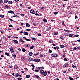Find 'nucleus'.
<instances>
[{
  "instance_id": "6",
  "label": "nucleus",
  "mask_w": 80,
  "mask_h": 80,
  "mask_svg": "<svg viewBox=\"0 0 80 80\" xmlns=\"http://www.w3.org/2000/svg\"><path fill=\"white\" fill-rule=\"evenodd\" d=\"M40 73H41V75H43V73H44V71L43 70H41L40 71Z\"/></svg>"
},
{
  "instance_id": "19",
  "label": "nucleus",
  "mask_w": 80,
  "mask_h": 80,
  "mask_svg": "<svg viewBox=\"0 0 80 80\" xmlns=\"http://www.w3.org/2000/svg\"><path fill=\"white\" fill-rule=\"evenodd\" d=\"M19 76V74H18V73H16L15 74V77L16 78L18 77Z\"/></svg>"
},
{
  "instance_id": "44",
  "label": "nucleus",
  "mask_w": 80,
  "mask_h": 80,
  "mask_svg": "<svg viewBox=\"0 0 80 80\" xmlns=\"http://www.w3.org/2000/svg\"><path fill=\"white\" fill-rule=\"evenodd\" d=\"M27 31L28 32H29V31H30L31 30V29H26Z\"/></svg>"
},
{
  "instance_id": "27",
  "label": "nucleus",
  "mask_w": 80,
  "mask_h": 80,
  "mask_svg": "<svg viewBox=\"0 0 80 80\" xmlns=\"http://www.w3.org/2000/svg\"><path fill=\"white\" fill-rule=\"evenodd\" d=\"M35 77H36V78H40V77L38 76V75H35Z\"/></svg>"
},
{
  "instance_id": "8",
  "label": "nucleus",
  "mask_w": 80,
  "mask_h": 80,
  "mask_svg": "<svg viewBox=\"0 0 80 80\" xmlns=\"http://www.w3.org/2000/svg\"><path fill=\"white\" fill-rule=\"evenodd\" d=\"M20 41L22 42V43H24L25 42V41L23 40H22V38H20Z\"/></svg>"
},
{
  "instance_id": "43",
  "label": "nucleus",
  "mask_w": 80,
  "mask_h": 80,
  "mask_svg": "<svg viewBox=\"0 0 80 80\" xmlns=\"http://www.w3.org/2000/svg\"><path fill=\"white\" fill-rule=\"evenodd\" d=\"M56 49H57V50H58L59 49V47H58V46H57L56 47Z\"/></svg>"
},
{
  "instance_id": "20",
  "label": "nucleus",
  "mask_w": 80,
  "mask_h": 80,
  "mask_svg": "<svg viewBox=\"0 0 80 80\" xmlns=\"http://www.w3.org/2000/svg\"><path fill=\"white\" fill-rule=\"evenodd\" d=\"M65 47V46L64 45H61L60 48H64Z\"/></svg>"
},
{
  "instance_id": "5",
  "label": "nucleus",
  "mask_w": 80,
  "mask_h": 80,
  "mask_svg": "<svg viewBox=\"0 0 80 80\" xmlns=\"http://www.w3.org/2000/svg\"><path fill=\"white\" fill-rule=\"evenodd\" d=\"M28 60L29 62H31L32 61L33 58H28Z\"/></svg>"
},
{
  "instance_id": "52",
  "label": "nucleus",
  "mask_w": 80,
  "mask_h": 80,
  "mask_svg": "<svg viewBox=\"0 0 80 80\" xmlns=\"http://www.w3.org/2000/svg\"><path fill=\"white\" fill-rule=\"evenodd\" d=\"M0 3H3V1L1 0L0 1Z\"/></svg>"
},
{
  "instance_id": "24",
  "label": "nucleus",
  "mask_w": 80,
  "mask_h": 80,
  "mask_svg": "<svg viewBox=\"0 0 80 80\" xmlns=\"http://www.w3.org/2000/svg\"><path fill=\"white\" fill-rule=\"evenodd\" d=\"M8 0H4V3H7L8 2Z\"/></svg>"
},
{
  "instance_id": "41",
  "label": "nucleus",
  "mask_w": 80,
  "mask_h": 80,
  "mask_svg": "<svg viewBox=\"0 0 80 80\" xmlns=\"http://www.w3.org/2000/svg\"><path fill=\"white\" fill-rule=\"evenodd\" d=\"M22 78H17V79L18 80H22Z\"/></svg>"
},
{
  "instance_id": "60",
  "label": "nucleus",
  "mask_w": 80,
  "mask_h": 80,
  "mask_svg": "<svg viewBox=\"0 0 80 80\" xmlns=\"http://www.w3.org/2000/svg\"><path fill=\"white\" fill-rule=\"evenodd\" d=\"M31 8V7H29L28 8V9H30L31 8Z\"/></svg>"
},
{
  "instance_id": "13",
  "label": "nucleus",
  "mask_w": 80,
  "mask_h": 80,
  "mask_svg": "<svg viewBox=\"0 0 80 80\" xmlns=\"http://www.w3.org/2000/svg\"><path fill=\"white\" fill-rule=\"evenodd\" d=\"M13 42H15L16 43H17V44L18 43V41H17L16 40H13Z\"/></svg>"
},
{
  "instance_id": "22",
  "label": "nucleus",
  "mask_w": 80,
  "mask_h": 80,
  "mask_svg": "<svg viewBox=\"0 0 80 80\" xmlns=\"http://www.w3.org/2000/svg\"><path fill=\"white\" fill-rule=\"evenodd\" d=\"M43 22H45V23H47V19L45 18H44L43 19Z\"/></svg>"
},
{
  "instance_id": "59",
  "label": "nucleus",
  "mask_w": 80,
  "mask_h": 80,
  "mask_svg": "<svg viewBox=\"0 0 80 80\" xmlns=\"http://www.w3.org/2000/svg\"><path fill=\"white\" fill-rule=\"evenodd\" d=\"M41 10H44V8L43 7H42V8H41Z\"/></svg>"
},
{
  "instance_id": "36",
  "label": "nucleus",
  "mask_w": 80,
  "mask_h": 80,
  "mask_svg": "<svg viewBox=\"0 0 80 80\" xmlns=\"http://www.w3.org/2000/svg\"><path fill=\"white\" fill-rule=\"evenodd\" d=\"M3 38L4 40H6V39H7V38H6L5 36H3Z\"/></svg>"
},
{
  "instance_id": "18",
  "label": "nucleus",
  "mask_w": 80,
  "mask_h": 80,
  "mask_svg": "<svg viewBox=\"0 0 80 80\" xmlns=\"http://www.w3.org/2000/svg\"><path fill=\"white\" fill-rule=\"evenodd\" d=\"M14 69H17V68H18V66H14Z\"/></svg>"
},
{
  "instance_id": "3",
  "label": "nucleus",
  "mask_w": 80,
  "mask_h": 80,
  "mask_svg": "<svg viewBox=\"0 0 80 80\" xmlns=\"http://www.w3.org/2000/svg\"><path fill=\"white\" fill-rule=\"evenodd\" d=\"M69 66V64L68 62L66 63L64 65L63 67H68Z\"/></svg>"
},
{
  "instance_id": "57",
  "label": "nucleus",
  "mask_w": 80,
  "mask_h": 80,
  "mask_svg": "<svg viewBox=\"0 0 80 80\" xmlns=\"http://www.w3.org/2000/svg\"><path fill=\"white\" fill-rule=\"evenodd\" d=\"M40 56H41L40 57H41H41H43V55H42L41 54H40Z\"/></svg>"
},
{
  "instance_id": "9",
  "label": "nucleus",
  "mask_w": 80,
  "mask_h": 80,
  "mask_svg": "<svg viewBox=\"0 0 80 80\" xmlns=\"http://www.w3.org/2000/svg\"><path fill=\"white\" fill-rule=\"evenodd\" d=\"M11 52H12V53H14V51H13V48H11L10 49Z\"/></svg>"
},
{
  "instance_id": "63",
  "label": "nucleus",
  "mask_w": 80,
  "mask_h": 80,
  "mask_svg": "<svg viewBox=\"0 0 80 80\" xmlns=\"http://www.w3.org/2000/svg\"><path fill=\"white\" fill-rule=\"evenodd\" d=\"M18 50H19V51H21V48H19L18 49Z\"/></svg>"
},
{
  "instance_id": "30",
  "label": "nucleus",
  "mask_w": 80,
  "mask_h": 80,
  "mask_svg": "<svg viewBox=\"0 0 80 80\" xmlns=\"http://www.w3.org/2000/svg\"><path fill=\"white\" fill-rule=\"evenodd\" d=\"M58 34V32H54V35H57Z\"/></svg>"
},
{
  "instance_id": "28",
  "label": "nucleus",
  "mask_w": 80,
  "mask_h": 80,
  "mask_svg": "<svg viewBox=\"0 0 80 80\" xmlns=\"http://www.w3.org/2000/svg\"><path fill=\"white\" fill-rule=\"evenodd\" d=\"M5 55H7V56H9V53H8V52H5Z\"/></svg>"
},
{
  "instance_id": "64",
  "label": "nucleus",
  "mask_w": 80,
  "mask_h": 80,
  "mask_svg": "<svg viewBox=\"0 0 80 80\" xmlns=\"http://www.w3.org/2000/svg\"><path fill=\"white\" fill-rule=\"evenodd\" d=\"M78 49H79V50H80V47H78Z\"/></svg>"
},
{
  "instance_id": "2",
  "label": "nucleus",
  "mask_w": 80,
  "mask_h": 80,
  "mask_svg": "<svg viewBox=\"0 0 80 80\" xmlns=\"http://www.w3.org/2000/svg\"><path fill=\"white\" fill-rule=\"evenodd\" d=\"M30 12L31 13H32V14H35V11L33 9L30 10Z\"/></svg>"
},
{
  "instance_id": "54",
  "label": "nucleus",
  "mask_w": 80,
  "mask_h": 80,
  "mask_svg": "<svg viewBox=\"0 0 80 80\" xmlns=\"http://www.w3.org/2000/svg\"><path fill=\"white\" fill-rule=\"evenodd\" d=\"M77 41L80 43V39L77 40V41H75V42H77Z\"/></svg>"
},
{
  "instance_id": "38",
  "label": "nucleus",
  "mask_w": 80,
  "mask_h": 80,
  "mask_svg": "<svg viewBox=\"0 0 80 80\" xmlns=\"http://www.w3.org/2000/svg\"><path fill=\"white\" fill-rule=\"evenodd\" d=\"M12 56L14 58H15V57H16V55H15L12 54Z\"/></svg>"
},
{
  "instance_id": "37",
  "label": "nucleus",
  "mask_w": 80,
  "mask_h": 80,
  "mask_svg": "<svg viewBox=\"0 0 80 80\" xmlns=\"http://www.w3.org/2000/svg\"><path fill=\"white\" fill-rule=\"evenodd\" d=\"M58 12H54V15H57V14H58Z\"/></svg>"
},
{
  "instance_id": "32",
  "label": "nucleus",
  "mask_w": 80,
  "mask_h": 80,
  "mask_svg": "<svg viewBox=\"0 0 80 80\" xmlns=\"http://www.w3.org/2000/svg\"><path fill=\"white\" fill-rule=\"evenodd\" d=\"M0 17L1 18H4V15H0Z\"/></svg>"
},
{
  "instance_id": "48",
  "label": "nucleus",
  "mask_w": 80,
  "mask_h": 80,
  "mask_svg": "<svg viewBox=\"0 0 80 80\" xmlns=\"http://www.w3.org/2000/svg\"><path fill=\"white\" fill-rule=\"evenodd\" d=\"M24 14H21L20 15L21 16H22V17H23L24 16Z\"/></svg>"
},
{
  "instance_id": "29",
  "label": "nucleus",
  "mask_w": 80,
  "mask_h": 80,
  "mask_svg": "<svg viewBox=\"0 0 80 80\" xmlns=\"http://www.w3.org/2000/svg\"><path fill=\"white\" fill-rule=\"evenodd\" d=\"M24 35H28V32H24Z\"/></svg>"
},
{
  "instance_id": "58",
  "label": "nucleus",
  "mask_w": 80,
  "mask_h": 80,
  "mask_svg": "<svg viewBox=\"0 0 80 80\" xmlns=\"http://www.w3.org/2000/svg\"><path fill=\"white\" fill-rule=\"evenodd\" d=\"M60 38L61 39H63V36L60 37Z\"/></svg>"
},
{
  "instance_id": "10",
  "label": "nucleus",
  "mask_w": 80,
  "mask_h": 80,
  "mask_svg": "<svg viewBox=\"0 0 80 80\" xmlns=\"http://www.w3.org/2000/svg\"><path fill=\"white\" fill-rule=\"evenodd\" d=\"M47 71L44 72V73H43V75L44 76H47Z\"/></svg>"
},
{
  "instance_id": "47",
  "label": "nucleus",
  "mask_w": 80,
  "mask_h": 80,
  "mask_svg": "<svg viewBox=\"0 0 80 80\" xmlns=\"http://www.w3.org/2000/svg\"><path fill=\"white\" fill-rule=\"evenodd\" d=\"M76 49H77V48H74L73 49V51H74L75 50H76Z\"/></svg>"
},
{
  "instance_id": "39",
  "label": "nucleus",
  "mask_w": 80,
  "mask_h": 80,
  "mask_svg": "<svg viewBox=\"0 0 80 80\" xmlns=\"http://www.w3.org/2000/svg\"><path fill=\"white\" fill-rule=\"evenodd\" d=\"M34 48V46H32L30 48V49H33Z\"/></svg>"
},
{
  "instance_id": "26",
  "label": "nucleus",
  "mask_w": 80,
  "mask_h": 80,
  "mask_svg": "<svg viewBox=\"0 0 80 80\" xmlns=\"http://www.w3.org/2000/svg\"><path fill=\"white\" fill-rule=\"evenodd\" d=\"M30 75H26V78H30Z\"/></svg>"
},
{
  "instance_id": "34",
  "label": "nucleus",
  "mask_w": 80,
  "mask_h": 80,
  "mask_svg": "<svg viewBox=\"0 0 80 80\" xmlns=\"http://www.w3.org/2000/svg\"><path fill=\"white\" fill-rule=\"evenodd\" d=\"M39 55V54L38 53H37V54H36V53L34 54V56H37V55Z\"/></svg>"
},
{
  "instance_id": "15",
  "label": "nucleus",
  "mask_w": 80,
  "mask_h": 80,
  "mask_svg": "<svg viewBox=\"0 0 80 80\" xmlns=\"http://www.w3.org/2000/svg\"><path fill=\"white\" fill-rule=\"evenodd\" d=\"M8 13H14V12L10 11H8Z\"/></svg>"
},
{
  "instance_id": "16",
  "label": "nucleus",
  "mask_w": 80,
  "mask_h": 80,
  "mask_svg": "<svg viewBox=\"0 0 80 80\" xmlns=\"http://www.w3.org/2000/svg\"><path fill=\"white\" fill-rule=\"evenodd\" d=\"M73 36V34H70L69 35V37H72Z\"/></svg>"
},
{
  "instance_id": "12",
  "label": "nucleus",
  "mask_w": 80,
  "mask_h": 80,
  "mask_svg": "<svg viewBox=\"0 0 80 80\" xmlns=\"http://www.w3.org/2000/svg\"><path fill=\"white\" fill-rule=\"evenodd\" d=\"M38 68H39V70H43L44 69V67H38Z\"/></svg>"
},
{
  "instance_id": "55",
  "label": "nucleus",
  "mask_w": 80,
  "mask_h": 80,
  "mask_svg": "<svg viewBox=\"0 0 80 80\" xmlns=\"http://www.w3.org/2000/svg\"><path fill=\"white\" fill-rule=\"evenodd\" d=\"M72 68H76V66H75L74 65H72Z\"/></svg>"
},
{
  "instance_id": "51",
  "label": "nucleus",
  "mask_w": 80,
  "mask_h": 80,
  "mask_svg": "<svg viewBox=\"0 0 80 80\" xmlns=\"http://www.w3.org/2000/svg\"><path fill=\"white\" fill-rule=\"evenodd\" d=\"M31 66L33 67V68H34V67H35V66L33 64Z\"/></svg>"
},
{
  "instance_id": "33",
  "label": "nucleus",
  "mask_w": 80,
  "mask_h": 80,
  "mask_svg": "<svg viewBox=\"0 0 80 80\" xmlns=\"http://www.w3.org/2000/svg\"><path fill=\"white\" fill-rule=\"evenodd\" d=\"M21 59H22V60H24V59H25V57H21Z\"/></svg>"
},
{
  "instance_id": "50",
  "label": "nucleus",
  "mask_w": 80,
  "mask_h": 80,
  "mask_svg": "<svg viewBox=\"0 0 80 80\" xmlns=\"http://www.w3.org/2000/svg\"><path fill=\"white\" fill-rule=\"evenodd\" d=\"M38 36H41L42 35V34L40 33H39L38 35Z\"/></svg>"
},
{
  "instance_id": "42",
  "label": "nucleus",
  "mask_w": 80,
  "mask_h": 80,
  "mask_svg": "<svg viewBox=\"0 0 80 80\" xmlns=\"http://www.w3.org/2000/svg\"><path fill=\"white\" fill-rule=\"evenodd\" d=\"M79 36V35L78 34L75 35V37H78Z\"/></svg>"
},
{
  "instance_id": "11",
  "label": "nucleus",
  "mask_w": 80,
  "mask_h": 80,
  "mask_svg": "<svg viewBox=\"0 0 80 80\" xmlns=\"http://www.w3.org/2000/svg\"><path fill=\"white\" fill-rule=\"evenodd\" d=\"M28 55L29 56H32L33 55V53L32 52H30L29 53Z\"/></svg>"
},
{
  "instance_id": "40",
  "label": "nucleus",
  "mask_w": 80,
  "mask_h": 80,
  "mask_svg": "<svg viewBox=\"0 0 80 80\" xmlns=\"http://www.w3.org/2000/svg\"><path fill=\"white\" fill-rule=\"evenodd\" d=\"M49 52L50 53H52V50L50 49H49Z\"/></svg>"
},
{
  "instance_id": "61",
  "label": "nucleus",
  "mask_w": 80,
  "mask_h": 80,
  "mask_svg": "<svg viewBox=\"0 0 80 80\" xmlns=\"http://www.w3.org/2000/svg\"><path fill=\"white\" fill-rule=\"evenodd\" d=\"M20 33H23V31H22L20 32Z\"/></svg>"
},
{
  "instance_id": "7",
  "label": "nucleus",
  "mask_w": 80,
  "mask_h": 80,
  "mask_svg": "<svg viewBox=\"0 0 80 80\" xmlns=\"http://www.w3.org/2000/svg\"><path fill=\"white\" fill-rule=\"evenodd\" d=\"M50 29H51V28L50 27H49L48 28H46V31H47V32H48V31L50 30Z\"/></svg>"
},
{
  "instance_id": "1",
  "label": "nucleus",
  "mask_w": 80,
  "mask_h": 80,
  "mask_svg": "<svg viewBox=\"0 0 80 80\" xmlns=\"http://www.w3.org/2000/svg\"><path fill=\"white\" fill-rule=\"evenodd\" d=\"M52 57H58V55L56 53H54L52 54Z\"/></svg>"
},
{
  "instance_id": "31",
  "label": "nucleus",
  "mask_w": 80,
  "mask_h": 80,
  "mask_svg": "<svg viewBox=\"0 0 80 80\" xmlns=\"http://www.w3.org/2000/svg\"><path fill=\"white\" fill-rule=\"evenodd\" d=\"M69 79L71 80H73V78H72V77L69 78Z\"/></svg>"
},
{
  "instance_id": "35",
  "label": "nucleus",
  "mask_w": 80,
  "mask_h": 80,
  "mask_svg": "<svg viewBox=\"0 0 80 80\" xmlns=\"http://www.w3.org/2000/svg\"><path fill=\"white\" fill-rule=\"evenodd\" d=\"M5 7L6 8H8V7H8V6L7 5H5Z\"/></svg>"
},
{
  "instance_id": "17",
  "label": "nucleus",
  "mask_w": 80,
  "mask_h": 80,
  "mask_svg": "<svg viewBox=\"0 0 80 80\" xmlns=\"http://www.w3.org/2000/svg\"><path fill=\"white\" fill-rule=\"evenodd\" d=\"M38 23L37 22H34L33 23V25H34V26H37V25H38Z\"/></svg>"
},
{
  "instance_id": "45",
  "label": "nucleus",
  "mask_w": 80,
  "mask_h": 80,
  "mask_svg": "<svg viewBox=\"0 0 80 80\" xmlns=\"http://www.w3.org/2000/svg\"><path fill=\"white\" fill-rule=\"evenodd\" d=\"M27 41H30V39H25Z\"/></svg>"
},
{
  "instance_id": "4",
  "label": "nucleus",
  "mask_w": 80,
  "mask_h": 80,
  "mask_svg": "<svg viewBox=\"0 0 80 80\" xmlns=\"http://www.w3.org/2000/svg\"><path fill=\"white\" fill-rule=\"evenodd\" d=\"M33 61L34 62H39V61H40V59H34Z\"/></svg>"
},
{
  "instance_id": "53",
  "label": "nucleus",
  "mask_w": 80,
  "mask_h": 80,
  "mask_svg": "<svg viewBox=\"0 0 80 80\" xmlns=\"http://www.w3.org/2000/svg\"><path fill=\"white\" fill-rule=\"evenodd\" d=\"M64 61H65L66 62V61H67V58H64Z\"/></svg>"
},
{
  "instance_id": "62",
  "label": "nucleus",
  "mask_w": 80,
  "mask_h": 80,
  "mask_svg": "<svg viewBox=\"0 0 80 80\" xmlns=\"http://www.w3.org/2000/svg\"><path fill=\"white\" fill-rule=\"evenodd\" d=\"M20 7H22V3L20 4Z\"/></svg>"
},
{
  "instance_id": "49",
  "label": "nucleus",
  "mask_w": 80,
  "mask_h": 80,
  "mask_svg": "<svg viewBox=\"0 0 80 80\" xmlns=\"http://www.w3.org/2000/svg\"><path fill=\"white\" fill-rule=\"evenodd\" d=\"M9 27H13V25H9Z\"/></svg>"
},
{
  "instance_id": "46",
  "label": "nucleus",
  "mask_w": 80,
  "mask_h": 80,
  "mask_svg": "<svg viewBox=\"0 0 80 80\" xmlns=\"http://www.w3.org/2000/svg\"><path fill=\"white\" fill-rule=\"evenodd\" d=\"M35 72H38L39 70H35Z\"/></svg>"
},
{
  "instance_id": "23",
  "label": "nucleus",
  "mask_w": 80,
  "mask_h": 80,
  "mask_svg": "<svg viewBox=\"0 0 80 80\" xmlns=\"http://www.w3.org/2000/svg\"><path fill=\"white\" fill-rule=\"evenodd\" d=\"M32 40H34V41H36V38H32Z\"/></svg>"
},
{
  "instance_id": "25",
  "label": "nucleus",
  "mask_w": 80,
  "mask_h": 80,
  "mask_svg": "<svg viewBox=\"0 0 80 80\" xmlns=\"http://www.w3.org/2000/svg\"><path fill=\"white\" fill-rule=\"evenodd\" d=\"M22 51L23 52H25V51H26V50H25V48H23L22 49Z\"/></svg>"
},
{
  "instance_id": "14",
  "label": "nucleus",
  "mask_w": 80,
  "mask_h": 80,
  "mask_svg": "<svg viewBox=\"0 0 80 80\" xmlns=\"http://www.w3.org/2000/svg\"><path fill=\"white\" fill-rule=\"evenodd\" d=\"M26 27H30V24H29L28 23H26Z\"/></svg>"
},
{
  "instance_id": "56",
  "label": "nucleus",
  "mask_w": 80,
  "mask_h": 80,
  "mask_svg": "<svg viewBox=\"0 0 80 80\" xmlns=\"http://www.w3.org/2000/svg\"><path fill=\"white\" fill-rule=\"evenodd\" d=\"M52 45H53V46H54V47H55V46H56V45H55V44L53 43L52 44Z\"/></svg>"
},
{
  "instance_id": "21",
  "label": "nucleus",
  "mask_w": 80,
  "mask_h": 80,
  "mask_svg": "<svg viewBox=\"0 0 80 80\" xmlns=\"http://www.w3.org/2000/svg\"><path fill=\"white\" fill-rule=\"evenodd\" d=\"M8 3H9V4H12V3H13V2H12V1H10L8 2Z\"/></svg>"
}]
</instances>
